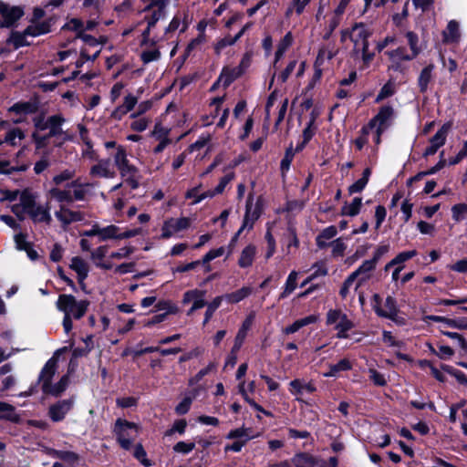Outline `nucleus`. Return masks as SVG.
<instances>
[{"instance_id":"nucleus-1","label":"nucleus","mask_w":467,"mask_h":467,"mask_svg":"<svg viewBox=\"0 0 467 467\" xmlns=\"http://www.w3.org/2000/svg\"><path fill=\"white\" fill-rule=\"evenodd\" d=\"M65 122L66 119L59 114L50 116L46 120H36V131L32 137L36 149L45 147L50 138H54V145L57 147H61L67 141H73L75 138L73 132L63 129Z\"/></svg>"},{"instance_id":"nucleus-19","label":"nucleus","mask_w":467,"mask_h":467,"mask_svg":"<svg viewBox=\"0 0 467 467\" xmlns=\"http://www.w3.org/2000/svg\"><path fill=\"white\" fill-rule=\"evenodd\" d=\"M36 110V104L31 102H19L9 109V112L15 113L17 116L13 119L14 123H21L25 121L26 116L34 113Z\"/></svg>"},{"instance_id":"nucleus-56","label":"nucleus","mask_w":467,"mask_h":467,"mask_svg":"<svg viewBox=\"0 0 467 467\" xmlns=\"http://www.w3.org/2000/svg\"><path fill=\"white\" fill-rule=\"evenodd\" d=\"M406 36L408 39V44L410 48V52H411L410 54L413 55L414 57H416L421 50L420 47L419 46V37L413 32H408L406 34Z\"/></svg>"},{"instance_id":"nucleus-32","label":"nucleus","mask_w":467,"mask_h":467,"mask_svg":"<svg viewBox=\"0 0 467 467\" xmlns=\"http://www.w3.org/2000/svg\"><path fill=\"white\" fill-rule=\"evenodd\" d=\"M56 370L57 361L55 358H51L47 362L40 375V381L42 382L43 389H47V387L50 384L51 379L55 375Z\"/></svg>"},{"instance_id":"nucleus-16","label":"nucleus","mask_w":467,"mask_h":467,"mask_svg":"<svg viewBox=\"0 0 467 467\" xmlns=\"http://www.w3.org/2000/svg\"><path fill=\"white\" fill-rule=\"evenodd\" d=\"M109 246L100 245L90 253V259L94 265L103 270H109L113 268V263L109 259L108 256Z\"/></svg>"},{"instance_id":"nucleus-7","label":"nucleus","mask_w":467,"mask_h":467,"mask_svg":"<svg viewBox=\"0 0 467 467\" xmlns=\"http://www.w3.org/2000/svg\"><path fill=\"white\" fill-rule=\"evenodd\" d=\"M114 431L121 447L128 450L138 435L139 427L133 422L119 419L115 423Z\"/></svg>"},{"instance_id":"nucleus-6","label":"nucleus","mask_w":467,"mask_h":467,"mask_svg":"<svg viewBox=\"0 0 467 467\" xmlns=\"http://www.w3.org/2000/svg\"><path fill=\"white\" fill-rule=\"evenodd\" d=\"M327 325L337 330V337L348 338V332L353 328L354 323L339 309H330L327 314Z\"/></svg>"},{"instance_id":"nucleus-13","label":"nucleus","mask_w":467,"mask_h":467,"mask_svg":"<svg viewBox=\"0 0 467 467\" xmlns=\"http://www.w3.org/2000/svg\"><path fill=\"white\" fill-rule=\"evenodd\" d=\"M0 15L3 18L1 27H9L23 16V10L19 6H12L0 1Z\"/></svg>"},{"instance_id":"nucleus-44","label":"nucleus","mask_w":467,"mask_h":467,"mask_svg":"<svg viewBox=\"0 0 467 467\" xmlns=\"http://www.w3.org/2000/svg\"><path fill=\"white\" fill-rule=\"evenodd\" d=\"M76 171L74 169H65L57 173L52 178V183L56 186H60L66 182H69L75 177Z\"/></svg>"},{"instance_id":"nucleus-61","label":"nucleus","mask_w":467,"mask_h":467,"mask_svg":"<svg viewBox=\"0 0 467 467\" xmlns=\"http://www.w3.org/2000/svg\"><path fill=\"white\" fill-rule=\"evenodd\" d=\"M55 456L57 458L73 464L78 461V455L72 451H56L54 452Z\"/></svg>"},{"instance_id":"nucleus-14","label":"nucleus","mask_w":467,"mask_h":467,"mask_svg":"<svg viewBox=\"0 0 467 467\" xmlns=\"http://www.w3.org/2000/svg\"><path fill=\"white\" fill-rule=\"evenodd\" d=\"M205 295L204 290L192 289L184 293L182 303H192V307L187 312L188 316H191L194 311L203 307L205 306Z\"/></svg>"},{"instance_id":"nucleus-27","label":"nucleus","mask_w":467,"mask_h":467,"mask_svg":"<svg viewBox=\"0 0 467 467\" xmlns=\"http://www.w3.org/2000/svg\"><path fill=\"white\" fill-rule=\"evenodd\" d=\"M47 197L60 203L72 202L71 190L69 189L68 184L66 189H60L59 186L55 185L47 191Z\"/></svg>"},{"instance_id":"nucleus-25","label":"nucleus","mask_w":467,"mask_h":467,"mask_svg":"<svg viewBox=\"0 0 467 467\" xmlns=\"http://www.w3.org/2000/svg\"><path fill=\"white\" fill-rule=\"evenodd\" d=\"M234 178V173L233 171L228 172L225 174L219 182L218 185L213 189L207 192H204L202 193L201 196H199L194 202H200L201 201L206 199V198H212L217 194H221L226 185Z\"/></svg>"},{"instance_id":"nucleus-9","label":"nucleus","mask_w":467,"mask_h":467,"mask_svg":"<svg viewBox=\"0 0 467 467\" xmlns=\"http://www.w3.org/2000/svg\"><path fill=\"white\" fill-rule=\"evenodd\" d=\"M379 296L375 295L374 300H375L376 304L374 305V309L379 316L389 318L398 325L405 324L404 319L398 316V308L396 306V301L391 296H388L386 298V301H385L383 306L379 305Z\"/></svg>"},{"instance_id":"nucleus-3","label":"nucleus","mask_w":467,"mask_h":467,"mask_svg":"<svg viewBox=\"0 0 467 467\" xmlns=\"http://www.w3.org/2000/svg\"><path fill=\"white\" fill-rule=\"evenodd\" d=\"M394 119V109L390 106H383L378 114L364 126V132L371 131L373 140L378 146L381 141L382 133L391 125Z\"/></svg>"},{"instance_id":"nucleus-26","label":"nucleus","mask_w":467,"mask_h":467,"mask_svg":"<svg viewBox=\"0 0 467 467\" xmlns=\"http://www.w3.org/2000/svg\"><path fill=\"white\" fill-rule=\"evenodd\" d=\"M68 187L71 190V198L73 202L75 201H83L90 191L91 184L82 183L79 180H75L68 183Z\"/></svg>"},{"instance_id":"nucleus-11","label":"nucleus","mask_w":467,"mask_h":467,"mask_svg":"<svg viewBox=\"0 0 467 467\" xmlns=\"http://www.w3.org/2000/svg\"><path fill=\"white\" fill-rule=\"evenodd\" d=\"M371 36V31L362 23L356 24L349 32V37L354 44V52L359 53V50H365L368 47V38Z\"/></svg>"},{"instance_id":"nucleus-63","label":"nucleus","mask_w":467,"mask_h":467,"mask_svg":"<svg viewBox=\"0 0 467 467\" xmlns=\"http://www.w3.org/2000/svg\"><path fill=\"white\" fill-rule=\"evenodd\" d=\"M287 244H286V253H291V248H297L299 244L298 238L296 236V234L293 228H289L287 231Z\"/></svg>"},{"instance_id":"nucleus-58","label":"nucleus","mask_w":467,"mask_h":467,"mask_svg":"<svg viewBox=\"0 0 467 467\" xmlns=\"http://www.w3.org/2000/svg\"><path fill=\"white\" fill-rule=\"evenodd\" d=\"M171 128L163 126L161 123H156L151 131V136L154 138V140L160 138H171Z\"/></svg>"},{"instance_id":"nucleus-10","label":"nucleus","mask_w":467,"mask_h":467,"mask_svg":"<svg viewBox=\"0 0 467 467\" xmlns=\"http://www.w3.org/2000/svg\"><path fill=\"white\" fill-rule=\"evenodd\" d=\"M260 207L258 203L254 204V196L253 194H249L247 202H246V211L244 218V222L238 232L235 234L233 238V242H234L237 237L242 234L244 230H251L254 226V222L260 216Z\"/></svg>"},{"instance_id":"nucleus-22","label":"nucleus","mask_w":467,"mask_h":467,"mask_svg":"<svg viewBox=\"0 0 467 467\" xmlns=\"http://www.w3.org/2000/svg\"><path fill=\"white\" fill-rule=\"evenodd\" d=\"M387 54L391 62L389 67L395 70L400 69L401 62L415 58L413 55L407 53L404 47H399L393 51L387 52Z\"/></svg>"},{"instance_id":"nucleus-31","label":"nucleus","mask_w":467,"mask_h":467,"mask_svg":"<svg viewBox=\"0 0 467 467\" xmlns=\"http://www.w3.org/2000/svg\"><path fill=\"white\" fill-rule=\"evenodd\" d=\"M138 102V98L132 94H128L124 98L123 104L118 107L113 112L112 116L116 119H121L123 115L134 109Z\"/></svg>"},{"instance_id":"nucleus-18","label":"nucleus","mask_w":467,"mask_h":467,"mask_svg":"<svg viewBox=\"0 0 467 467\" xmlns=\"http://www.w3.org/2000/svg\"><path fill=\"white\" fill-rule=\"evenodd\" d=\"M317 390L312 382H306L304 379H296L289 383V391L299 401L302 400L304 393H313Z\"/></svg>"},{"instance_id":"nucleus-34","label":"nucleus","mask_w":467,"mask_h":467,"mask_svg":"<svg viewBox=\"0 0 467 467\" xmlns=\"http://www.w3.org/2000/svg\"><path fill=\"white\" fill-rule=\"evenodd\" d=\"M252 293V288L249 286H244L234 292L222 296L223 300H226L230 304H236L249 296Z\"/></svg>"},{"instance_id":"nucleus-17","label":"nucleus","mask_w":467,"mask_h":467,"mask_svg":"<svg viewBox=\"0 0 467 467\" xmlns=\"http://www.w3.org/2000/svg\"><path fill=\"white\" fill-rule=\"evenodd\" d=\"M55 216L63 227L84 220V214L81 212L71 210L65 205H60L59 209L55 212Z\"/></svg>"},{"instance_id":"nucleus-24","label":"nucleus","mask_w":467,"mask_h":467,"mask_svg":"<svg viewBox=\"0 0 467 467\" xmlns=\"http://www.w3.org/2000/svg\"><path fill=\"white\" fill-rule=\"evenodd\" d=\"M71 407L72 401L69 400L58 401L49 408V416L52 420L60 421L65 418L66 414L70 410Z\"/></svg>"},{"instance_id":"nucleus-4","label":"nucleus","mask_w":467,"mask_h":467,"mask_svg":"<svg viewBox=\"0 0 467 467\" xmlns=\"http://www.w3.org/2000/svg\"><path fill=\"white\" fill-rule=\"evenodd\" d=\"M113 159L125 183L131 189H136L139 186V171L138 169L130 162L127 150L124 147L119 145L116 148V153Z\"/></svg>"},{"instance_id":"nucleus-46","label":"nucleus","mask_w":467,"mask_h":467,"mask_svg":"<svg viewBox=\"0 0 467 467\" xmlns=\"http://www.w3.org/2000/svg\"><path fill=\"white\" fill-rule=\"evenodd\" d=\"M451 124H444L436 134L431 138L430 143L435 144V146H439L440 148L445 144L446 138L448 132L450 130Z\"/></svg>"},{"instance_id":"nucleus-48","label":"nucleus","mask_w":467,"mask_h":467,"mask_svg":"<svg viewBox=\"0 0 467 467\" xmlns=\"http://www.w3.org/2000/svg\"><path fill=\"white\" fill-rule=\"evenodd\" d=\"M197 391L193 390L189 395L185 396L182 400L176 406L175 412L178 415H183L187 413L191 408L192 400L196 398Z\"/></svg>"},{"instance_id":"nucleus-37","label":"nucleus","mask_w":467,"mask_h":467,"mask_svg":"<svg viewBox=\"0 0 467 467\" xmlns=\"http://www.w3.org/2000/svg\"><path fill=\"white\" fill-rule=\"evenodd\" d=\"M292 462L296 467H315L317 465L316 459L306 452L296 453L292 458Z\"/></svg>"},{"instance_id":"nucleus-60","label":"nucleus","mask_w":467,"mask_h":467,"mask_svg":"<svg viewBox=\"0 0 467 467\" xmlns=\"http://www.w3.org/2000/svg\"><path fill=\"white\" fill-rule=\"evenodd\" d=\"M441 333L450 338L456 340L461 349L463 351L464 354H467V341L462 337V335L455 333V332H450V331H444L441 330Z\"/></svg>"},{"instance_id":"nucleus-50","label":"nucleus","mask_w":467,"mask_h":467,"mask_svg":"<svg viewBox=\"0 0 467 467\" xmlns=\"http://www.w3.org/2000/svg\"><path fill=\"white\" fill-rule=\"evenodd\" d=\"M67 385H68V377L64 376L61 378V379L59 380V382L57 384L51 385V383H50L48 385V387H47V389H43V391L46 393L54 395V396H58L66 389Z\"/></svg>"},{"instance_id":"nucleus-53","label":"nucleus","mask_w":467,"mask_h":467,"mask_svg":"<svg viewBox=\"0 0 467 467\" xmlns=\"http://www.w3.org/2000/svg\"><path fill=\"white\" fill-rule=\"evenodd\" d=\"M131 117L134 119L130 123V128H131V130H133L135 131H139V132L144 131L148 128L149 124L150 123V119H148L146 117L136 118V114H132Z\"/></svg>"},{"instance_id":"nucleus-23","label":"nucleus","mask_w":467,"mask_h":467,"mask_svg":"<svg viewBox=\"0 0 467 467\" xmlns=\"http://www.w3.org/2000/svg\"><path fill=\"white\" fill-rule=\"evenodd\" d=\"M257 254V248L254 244L246 245L240 253L238 257V265L241 268H249L253 265Z\"/></svg>"},{"instance_id":"nucleus-20","label":"nucleus","mask_w":467,"mask_h":467,"mask_svg":"<svg viewBox=\"0 0 467 467\" xmlns=\"http://www.w3.org/2000/svg\"><path fill=\"white\" fill-rule=\"evenodd\" d=\"M461 37L460 24L455 20H451L442 31V41L445 44H458Z\"/></svg>"},{"instance_id":"nucleus-55","label":"nucleus","mask_w":467,"mask_h":467,"mask_svg":"<svg viewBox=\"0 0 467 467\" xmlns=\"http://www.w3.org/2000/svg\"><path fill=\"white\" fill-rule=\"evenodd\" d=\"M134 252V247L132 246H124L119 249L118 251H114L109 254V259L112 262V260H121L128 258Z\"/></svg>"},{"instance_id":"nucleus-40","label":"nucleus","mask_w":467,"mask_h":467,"mask_svg":"<svg viewBox=\"0 0 467 467\" xmlns=\"http://www.w3.org/2000/svg\"><path fill=\"white\" fill-rule=\"evenodd\" d=\"M352 365L350 361L347 358H343L338 361L337 364L330 365L327 372H325L323 375L326 378L336 377L338 372L346 371L351 369Z\"/></svg>"},{"instance_id":"nucleus-2","label":"nucleus","mask_w":467,"mask_h":467,"mask_svg":"<svg viewBox=\"0 0 467 467\" xmlns=\"http://www.w3.org/2000/svg\"><path fill=\"white\" fill-rule=\"evenodd\" d=\"M37 195L29 190L21 192L19 202L10 206L11 211L19 218L23 219L25 214L35 223H45L49 224L52 221L48 204L42 205L36 202Z\"/></svg>"},{"instance_id":"nucleus-41","label":"nucleus","mask_w":467,"mask_h":467,"mask_svg":"<svg viewBox=\"0 0 467 467\" xmlns=\"http://www.w3.org/2000/svg\"><path fill=\"white\" fill-rule=\"evenodd\" d=\"M298 273L292 271L285 281L284 291L280 295V299L287 297L296 288Z\"/></svg>"},{"instance_id":"nucleus-15","label":"nucleus","mask_w":467,"mask_h":467,"mask_svg":"<svg viewBox=\"0 0 467 467\" xmlns=\"http://www.w3.org/2000/svg\"><path fill=\"white\" fill-rule=\"evenodd\" d=\"M375 260H366L362 263V265L350 275V281L355 280L356 285L355 289L357 290L363 283L368 281L373 270L376 268Z\"/></svg>"},{"instance_id":"nucleus-62","label":"nucleus","mask_w":467,"mask_h":467,"mask_svg":"<svg viewBox=\"0 0 467 467\" xmlns=\"http://www.w3.org/2000/svg\"><path fill=\"white\" fill-rule=\"evenodd\" d=\"M341 21V16H337V14L333 13L327 21V32L325 34V37L328 38L333 31L338 26Z\"/></svg>"},{"instance_id":"nucleus-47","label":"nucleus","mask_w":467,"mask_h":467,"mask_svg":"<svg viewBox=\"0 0 467 467\" xmlns=\"http://www.w3.org/2000/svg\"><path fill=\"white\" fill-rule=\"evenodd\" d=\"M361 205L362 199L360 197H356L352 200L350 203H346L342 207V214L355 216L359 213Z\"/></svg>"},{"instance_id":"nucleus-35","label":"nucleus","mask_w":467,"mask_h":467,"mask_svg":"<svg viewBox=\"0 0 467 467\" xmlns=\"http://www.w3.org/2000/svg\"><path fill=\"white\" fill-rule=\"evenodd\" d=\"M25 138L26 133L21 129L14 128L6 132L4 140L1 141L11 146H18Z\"/></svg>"},{"instance_id":"nucleus-5","label":"nucleus","mask_w":467,"mask_h":467,"mask_svg":"<svg viewBox=\"0 0 467 467\" xmlns=\"http://www.w3.org/2000/svg\"><path fill=\"white\" fill-rule=\"evenodd\" d=\"M88 304L86 300L77 301L71 295H60L57 302V307L64 312L65 316L78 319L85 315Z\"/></svg>"},{"instance_id":"nucleus-28","label":"nucleus","mask_w":467,"mask_h":467,"mask_svg":"<svg viewBox=\"0 0 467 467\" xmlns=\"http://www.w3.org/2000/svg\"><path fill=\"white\" fill-rule=\"evenodd\" d=\"M191 21L192 18L187 12L180 13L172 18L166 31L172 32L179 29L181 32H184Z\"/></svg>"},{"instance_id":"nucleus-43","label":"nucleus","mask_w":467,"mask_h":467,"mask_svg":"<svg viewBox=\"0 0 467 467\" xmlns=\"http://www.w3.org/2000/svg\"><path fill=\"white\" fill-rule=\"evenodd\" d=\"M417 254L416 250H410L400 253L395 258H393L390 262H389L386 266L385 270H388L389 268L394 266V265H402V264L409 259L414 257Z\"/></svg>"},{"instance_id":"nucleus-30","label":"nucleus","mask_w":467,"mask_h":467,"mask_svg":"<svg viewBox=\"0 0 467 467\" xmlns=\"http://www.w3.org/2000/svg\"><path fill=\"white\" fill-rule=\"evenodd\" d=\"M69 267L78 275V281L82 283L88 276L89 266L88 263L79 256L71 259Z\"/></svg>"},{"instance_id":"nucleus-57","label":"nucleus","mask_w":467,"mask_h":467,"mask_svg":"<svg viewBox=\"0 0 467 467\" xmlns=\"http://www.w3.org/2000/svg\"><path fill=\"white\" fill-rule=\"evenodd\" d=\"M223 300V297L220 296H216L210 304H208L203 320L204 325L211 319L214 311L221 306Z\"/></svg>"},{"instance_id":"nucleus-64","label":"nucleus","mask_w":467,"mask_h":467,"mask_svg":"<svg viewBox=\"0 0 467 467\" xmlns=\"http://www.w3.org/2000/svg\"><path fill=\"white\" fill-rule=\"evenodd\" d=\"M224 247H219L217 249L210 250L201 260L202 265L208 264L212 260L222 256L224 254Z\"/></svg>"},{"instance_id":"nucleus-39","label":"nucleus","mask_w":467,"mask_h":467,"mask_svg":"<svg viewBox=\"0 0 467 467\" xmlns=\"http://www.w3.org/2000/svg\"><path fill=\"white\" fill-rule=\"evenodd\" d=\"M257 437V435H252L251 430L249 428L241 427L234 430H232L228 432L226 435V438L228 440H234L237 441H245L247 442L249 440L254 439Z\"/></svg>"},{"instance_id":"nucleus-54","label":"nucleus","mask_w":467,"mask_h":467,"mask_svg":"<svg viewBox=\"0 0 467 467\" xmlns=\"http://www.w3.org/2000/svg\"><path fill=\"white\" fill-rule=\"evenodd\" d=\"M451 216L456 222L464 220L467 217V204L458 203L451 207Z\"/></svg>"},{"instance_id":"nucleus-36","label":"nucleus","mask_w":467,"mask_h":467,"mask_svg":"<svg viewBox=\"0 0 467 467\" xmlns=\"http://www.w3.org/2000/svg\"><path fill=\"white\" fill-rule=\"evenodd\" d=\"M252 322H253V318L251 317L246 318L244 321L242 327L238 330V333L235 337L233 352L238 351L239 348H241V346L243 345L244 340L246 337L247 331L250 329V327L252 326Z\"/></svg>"},{"instance_id":"nucleus-21","label":"nucleus","mask_w":467,"mask_h":467,"mask_svg":"<svg viewBox=\"0 0 467 467\" xmlns=\"http://www.w3.org/2000/svg\"><path fill=\"white\" fill-rule=\"evenodd\" d=\"M115 174L109 160H99L90 169V175L94 177L113 178Z\"/></svg>"},{"instance_id":"nucleus-49","label":"nucleus","mask_w":467,"mask_h":467,"mask_svg":"<svg viewBox=\"0 0 467 467\" xmlns=\"http://www.w3.org/2000/svg\"><path fill=\"white\" fill-rule=\"evenodd\" d=\"M240 75L241 70H223L217 80V84L226 88Z\"/></svg>"},{"instance_id":"nucleus-42","label":"nucleus","mask_w":467,"mask_h":467,"mask_svg":"<svg viewBox=\"0 0 467 467\" xmlns=\"http://www.w3.org/2000/svg\"><path fill=\"white\" fill-rule=\"evenodd\" d=\"M109 239L120 240L119 227L114 224H110L106 227H101L100 241H106Z\"/></svg>"},{"instance_id":"nucleus-51","label":"nucleus","mask_w":467,"mask_h":467,"mask_svg":"<svg viewBox=\"0 0 467 467\" xmlns=\"http://www.w3.org/2000/svg\"><path fill=\"white\" fill-rule=\"evenodd\" d=\"M337 234V228L335 226H329L324 229L320 234L317 237V244L319 247L327 246V242L332 239Z\"/></svg>"},{"instance_id":"nucleus-38","label":"nucleus","mask_w":467,"mask_h":467,"mask_svg":"<svg viewBox=\"0 0 467 467\" xmlns=\"http://www.w3.org/2000/svg\"><path fill=\"white\" fill-rule=\"evenodd\" d=\"M293 43V36L288 32L279 42L277 49L275 54L274 66L275 67L277 62L282 58L286 50L290 47Z\"/></svg>"},{"instance_id":"nucleus-45","label":"nucleus","mask_w":467,"mask_h":467,"mask_svg":"<svg viewBox=\"0 0 467 467\" xmlns=\"http://www.w3.org/2000/svg\"><path fill=\"white\" fill-rule=\"evenodd\" d=\"M250 26L251 24H246L236 36H229L220 40L216 45V51L220 52V50L225 47L234 45Z\"/></svg>"},{"instance_id":"nucleus-12","label":"nucleus","mask_w":467,"mask_h":467,"mask_svg":"<svg viewBox=\"0 0 467 467\" xmlns=\"http://www.w3.org/2000/svg\"><path fill=\"white\" fill-rule=\"evenodd\" d=\"M191 225V219L186 217L167 219L161 228V238L168 239Z\"/></svg>"},{"instance_id":"nucleus-29","label":"nucleus","mask_w":467,"mask_h":467,"mask_svg":"<svg viewBox=\"0 0 467 467\" xmlns=\"http://www.w3.org/2000/svg\"><path fill=\"white\" fill-rule=\"evenodd\" d=\"M78 36L82 38L87 46L82 50V55L88 57L92 56L93 58H96L101 51L100 43L89 35L82 34Z\"/></svg>"},{"instance_id":"nucleus-59","label":"nucleus","mask_w":467,"mask_h":467,"mask_svg":"<svg viewBox=\"0 0 467 467\" xmlns=\"http://www.w3.org/2000/svg\"><path fill=\"white\" fill-rule=\"evenodd\" d=\"M311 0H292L291 5L287 8L285 16H289L295 9L297 15L303 13L305 7Z\"/></svg>"},{"instance_id":"nucleus-8","label":"nucleus","mask_w":467,"mask_h":467,"mask_svg":"<svg viewBox=\"0 0 467 467\" xmlns=\"http://www.w3.org/2000/svg\"><path fill=\"white\" fill-rule=\"evenodd\" d=\"M49 31V25L46 22L33 23L23 33L15 32L11 36V42L16 47H19L28 43L26 40L27 36H37Z\"/></svg>"},{"instance_id":"nucleus-52","label":"nucleus","mask_w":467,"mask_h":467,"mask_svg":"<svg viewBox=\"0 0 467 467\" xmlns=\"http://www.w3.org/2000/svg\"><path fill=\"white\" fill-rule=\"evenodd\" d=\"M0 418L16 421L18 416L16 414L15 409L10 404L0 402Z\"/></svg>"},{"instance_id":"nucleus-33","label":"nucleus","mask_w":467,"mask_h":467,"mask_svg":"<svg viewBox=\"0 0 467 467\" xmlns=\"http://www.w3.org/2000/svg\"><path fill=\"white\" fill-rule=\"evenodd\" d=\"M433 69L434 66L431 64L422 68V70L420 71L418 78V86L420 92L424 93L427 91L429 84L432 79Z\"/></svg>"}]
</instances>
